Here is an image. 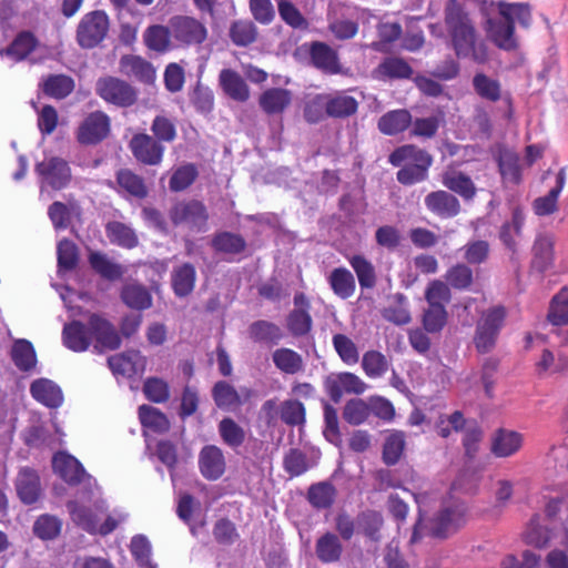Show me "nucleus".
<instances>
[{"label": "nucleus", "instance_id": "45", "mask_svg": "<svg viewBox=\"0 0 568 568\" xmlns=\"http://www.w3.org/2000/svg\"><path fill=\"white\" fill-rule=\"evenodd\" d=\"M139 418L143 427L154 433H165L170 428L168 417L160 409L150 405L139 407Z\"/></svg>", "mask_w": 568, "mask_h": 568}, {"label": "nucleus", "instance_id": "25", "mask_svg": "<svg viewBox=\"0 0 568 568\" xmlns=\"http://www.w3.org/2000/svg\"><path fill=\"white\" fill-rule=\"evenodd\" d=\"M566 183V168H561L556 175V185L544 196L532 202V210L537 216H548L558 211V197Z\"/></svg>", "mask_w": 568, "mask_h": 568}, {"label": "nucleus", "instance_id": "35", "mask_svg": "<svg viewBox=\"0 0 568 568\" xmlns=\"http://www.w3.org/2000/svg\"><path fill=\"white\" fill-rule=\"evenodd\" d=\"M74 80L65 74H50L41 84L43 93L50 98L62 100L74 90Z\"/></svg>", "mask_w": 568, "mask_h": 568}, {"label": "nucleus", "instance_id": "1", "mask_svg": "<svg viewBox=\"0 0 568 568\" xmlns=\"http://www.w3.org/2000/svg\"><path fill=\"white\" fill-rule=\"evenodd\" d=\"M444 23L449 47L457 59H469L478 64L489 61V50L485 39L477 31L469 13L456 0L446 6Z\"/></svg>", "mask_w": 568, "mask_h": 568}, {"label": "nucleus", "instance_id": "3", "mask_svg": "<svg viewBox=\"0 0 568 568\" xmlns=\"http://www.w3.org/2000/svg\"><path fill=\"white\" fill-rule=\"evenodd\" d=\"M506 316L507 311L503 305L490 306L480 313L473 338L479 353H489L495 347Z\"/></svg>", "mask_w": 568, "mask_h": 568}, {"label": "nucleus", "instance_id": "52", "mask_svg": "<svg viewBox=\"0 0 568 568\" xmlns=\"http://www.w3.org/2000/svg\"><path fill=\"white\" fill-rule=\"evenodd\" d=\"M548 321L556 326L568 324V292L561 290L550 302Z\"/></svg>", "mask_w": 568, "mask_h": 568}, {"label": "nucleus", "instance_id": "62", "mask_svg": "<svg viewBox=\"0 0 568 568\" xmlns=\"http://www.w3.org/2000/svg\"><path fill=\"white\" fill-rule=\"evenodd\" d=\"M447 323L445 306L428 305L423 315V326L428 333L440 332Z\"/></svg>", "mask_w": 568, "mask_h": 568}, {"label": "nucleus", "instance_id": "13", "mask_svg": "<svg viewBox=\"0 0 568 568\" xmlns=\"http://www.w3.org/2000/svg\"><path fill=\"white\" fill-rule=\"evenodd\" d=\"M466 507L463 503H454L445 507L433 520L432 532L437 537H446L456 531L465 523Z\"/></svg>", "mask_w": 568, "mask_h": 568}, {"label": "nucleus", "instance_id": "31", "mask_svg": "<svg viewBox=\"0 0 568 568\" xmlns=\"http://www.w3.org/2000/svg\"><path fill=\"white\" fill-rule=\"evenodd\" d=\"M220 84L231 99L245 102L250 98V90L245 80L232 69H223L220 72Z\"/></svg>", "mask_w": 568, "mask_h": 568}, {"label": "nucleus", "instance_id": "37", "mask_svg": "<svg viewBox=\"0 0 568 568\" xmlns=\"http://www.w3.org/2000/svg\"><path fill=\"white\" fill-rule=\"evenodd\" d=\"M196 272L193 265L185 263L172 272V287L176 296L185 297L194 288Z\"/></svg>", "mask_w": 568, "mask_h": 568}, {"label": "nucleus", "instance_id": "57", "mask_svg": "<svg viewBox=\"0 0 568 568\" xmlns=\"http://www.w3.org/2000/svg\"><path fill=\"white\" fill-rule=\"evenodd\" d=\"M11 355L14 364L20 369L28 371L36 365V352L28 341L21 339L16 342Z\"/></svg>", "mask_w": 568, "mask_h": 568}, {"label": "nucleus", "instance_id": "12", "mask_svg": "<svg viewBox=\"0 0 568 568\" xmlns=\"http://www.w3.org/2000/svg\"><path fill=\"white\" fill-rule=\"evenodd\" d=\"M324 387L332 400L338 403L344 394H363L367 385L359 376L343 372L329 374L325 378Z\"/></svg>", "mask_w": 568, "mask_h": 568}, {"label": "nucleus", "instance_id": "54", "mask_svg": "<svg viewBox=\"0 0 568 568\" xmlns=\"http://www.w3.org/2000/svg\"><path fill=\"white\" fill-rule=\"evenodd\" d=\"M213 398L220 408H230L242 404L241 395L227 382H217L213 387Z\"/></svg>", "mask_w": 568, "mask_h": 568}, {"label": "nucleus", "instance_id": "42", "mask_svg": "<svg viewBox=\"0 0 568 568\" xmlns=\"http://www.w3.org/2000/svg\"><path fill=\"white\" fill-rule=\"evenodd\" d=\"M328 283L333 292L344 300L351 297L356 287L353 274L344 267L333 270L328 276Z\"/></svg>", "mask_w": 568, "mask_h": 568}, {"label": "nucleus", "instance_id": "58", "mask_svg": "<svg viewBox=\"0 0 568 568\" xmlns=\"http://www.w3.org/2000/svg\"><path fill=\"white\" fill-rule=\"evenodd\" d=\"M362 367L368 377L377 378L386 373L388 363L382 353L368 351L363 356Z\"/></svg>", "mask_w": 568, "mask_h": 568}, {"label": "nucleus", "instance_id": "19", "mask_svg": "<svg viewBox=\"0 0 568 568\" xmlns=\"http://www.w3.org/2000/svg\"><path fill=\"white\" fill-rule=\"evenodd\" d=\"M442 184L452 193L459 195L464 201H473L477 187L471 178L463 171L447 170L442 174Z\"/></svg>", "mask_w": 568, "mask_h": 568}, {"label": "nucleus", "instance_id": "2", "mask_svg": "<svg viewBox=\"0 0 568 568\" xmlns=\"http://www.w3.org/2000/svg\"><path fill=\"white\" fill-rule=\"evenodd\" d=\"M393 166H400L396 173L397 181L406 186L424 182L428 179V170L433 164V156L414 144L396 148L388 156Z\"/></svg>", "mask_w": 568, "mask_h": 568}, {"label": "nucleus", "instance_id": "49", "mask_svg": "<svg viewBox=\"0 0 568 568\" xmlns=\"http://www.w3.org/2000/svg\"><path fill=\"white\" fill-rule=\"evenodd\" d=\"M121 296L123 302L131 308L145 310L152 305V297L148 290L138 284L126 285Z\"/></svg>", "mask_w": 568, "mask_h": 568}, {"label": "nucleus", "instance_id": "53", "mask_svg": "<svg viewBox=\"0 0 568 568\" xmlns=\"http://www.w3.org/2000/svg\"><path fill=\"white\" fill-rule=\"evenodd\" d=\"M524 540L527 545L536 548H544L548 545L550 535L548 529L540 524L539 516H534L530 519L524 532Z\"/></svg>", "mask_w": 568, "mask_h": 568}, {"label": "nucleus", "instance_id": "55", "mask_svg": "<svg viewBox=\"0 0 568 568\" xmlns=\"http://www.w3.org/2000/svg\"><path fill=\"white\" fill-rule=\"evenodd\" d=\"M199 172L194 164L189 163L178 168L170 178L169 186L173 192L187 189L196 180Z\"/></svg>", "mask_w": 568, "mask_h": 568}, {"label": "nucleus", "instance_id": "28", "mask_svg": "<svg viewBox=\"0 0 568 568\" xmlns=\"http://www.w3.org/2000/svg\"><path fill=\"white\" fill-rule=\"evenodd\" d=\"M311 60L314 67L328 74H336L341 71L338 55L328 44L314 42L311 47Z\"/></svg>", "mask_w": 568, "mask_h": 568}, {"label": "nucleus", "instance_id": "17", "mask_svg": "<svg viewBox=\"0 0 568 568\" xmlns=\"http://www.w3.org/2000/svg\"><path fill=\"white\" fill-rule=\"evenodd\" d=\"M524 435L507 428L497 429L491 437V453L499 458H507L520 450Z\"/></svg>", "mask_w": 568, "mask_h": 568}, {"label": "nucleus", "instance_id": "44", "mask_svg": "<svg viewBox=\"0 0 568 568\" xmlns=\"http://www.w3.org/2000/svg\"><path fill=\"white\" fill-rule=\"evenodd\" d=\"M473 88L477 95L489 102H497L501 98L500 82L483 72H478L474 75Z\"/></svg>", "mask_w": 568, "mask_h": 568}, {"label": "nucleus", "instance_id": "46", "mask_svg": "<svg viewBox=\"0 0 568 568\" xmlns=\"http://www.w3.org/2000/svg\"><path fill=\"white\" fill-rule=\"evenodd\" d=\"M250 337L255 342L276 344L283 337L282 329L267 321L254 322L248 328Z\"/></svg>", "mask_w": 568, "mask_h": 568}, {"label": "nucleus", "instance_id": "56", "mask_svg": "<svg viewBox=\"0 0 568 568\" xmlns=\"http://www.w3.org/2000/svg\"><path fill=\"white\" fill-rule=\"evenodd\" d=\"M405 448V435L403 432L390 433L384 444L383 458L387 465L396 464Z\"/></svg>", "mask_w": 568, "mask_h": 568}, {"label": "nucleus", "instance_id": "23", "mask_svg": "<svg viewBox=\"0 0 568 568\" xmlns=\"http://www.w3.org/2000/svg\"><path fill=\"white\" fill-rule=\"evenodd\" d=\"M413 73L412 65L400 57L384 58L374 70V77L379 80H407Z\"/></svg>", "mask_w": 568, "mask_h": 568}, {"label": "nucleus", "instance_id": "41", "mask_svg": "<svg viewBox=\"0 0 568 568\" xmlns=\"http://www.w3.org/2000/svg\"><path fill=\"white\" fill-rule=\"evenodd\" d=\"M105 230L106 236L114 245L125 248H133L138 245V236L134 230L122 222H109Z\"/></svg>", "mask_w": 568, "mask_h": 568}, {"label": "nucleus", "instance_id": "61", "mask_svg": "<svg viewBox=\"0 0 568 568\" xmlns=\"http://www.w3.org/2000/svg\"><path fill=\"white\" fill-rule=\"evenodd\" d=\"M303 116L310 124L323 121L327 116V104L325 94H316L308 100L303 109Z\"/></svg>", "mask_w": 568, "mask_h": 568}, {"label": "nucleus", "instance_id": "29", "mask_svg": "<svg viewBox=\"0 0 568 568\" xmlns=\"http://www.w3.org/2000/svg\"><path fill=\"white\" fill-rule=\"evenodd\" d=\"M327 104V116L333 119H346L354 115L358 110L357 100L345 92L325 94Z\"/></svg>", "mask_w": 568, "mask_h": 568}, {"label": "nucleus", "instance_id": "39", "mask_svg": "<svg viewBox=\"0 0 568 568\" xmlns=\"http://www.w3.org/2000/svg\"><path fill=\"white\" fill-rule=\"evenodd\" d=\"M80 207L77 203L65 204L53 202L48 209V215L55 230H65L70 226L72 217L80 216Z\"/></svg>", "mask_w": 568, "mask_h": 568}, {"label": "nucleus", "instance_id": "47", "mask_svg": "<svg viewBox=\"0 0 568 568\" xmlns=\"http://www.w3.org/2000/svg\"><path fill=\"white\" fill-rule=\"evenodd\" d=\"M151 132L155 140L163 145L164 143H173L176 140L178 131L174 121L166 115L158 114L151 123Z\"/></svg>", "mask_w": 568, "mask_h": 568}, {"label": "nucleus", "instance_id": "30", "mask_svg": "<svg viewBox=\"0 0 568 568\" xmlns=\"http://www.w3.org/2000/svg\"><path fill=\"white\" fill-rule=\"evenodd\" d=\"M412 124V114L406 109L392 110L383 114L377 123L378 130L385 135H396Z\"/></svg>", "mask_w": 568, "mask_h": 568}, {"label": "nucleus", "instance_id": "15", "mask_svg": "<svg viewBox=\"0 0 568 568\" xmlns=\"http://www.w3.org/2000/svg\"><path fill=\"white\" fill-rule=\"evenodd\" d=\"M72 521L89 532L98 529L99 515L103 511V503L95 501L92 506L71 500L67 504Z\"/></svg>", "mask_w": 568, "mask_h": 568}, {"label": "nucleus", "instance_id": "33", "mask_svg": "<svg viewBox=\"0 0 568 568\" xmlns=\"http://www.w3.org/2000/svg\"><path fill=\"white\" fill-rule=\"evenodd\" d=\"M171 26L152 24L143 33L145 47L152 51L164 53L171 49Z\"/></svg>", "mask_w": 568, "mask_h": 568}, {"label": "nucleus", "instance_id": "34", "mask_svg": "<svg viewBox=\"0 0 568 568\" xmlns=\"http://www.w3.org/2000/svg\"><path fill=\"white\" fill-rule=\"evenodd\" d=\"M39 40L31 31H20L10 45L6 49V54L16 61L27 59L38 47Z\"/></svg>", "mask_w": 568, "mask_h": 568}, {"label": "nucleus", "instance_id": "14", "mask_svg": "<svg viewBox=\"0 0 568 568\" xmlns=\"http://www.w3.org/2000/svg\"><path fill=\"white\" fill-rule=\"evenodd\" d=\"M426 209L440 219H453L462 211L459 200L444 190L433 191L425 196Z\"/></svg>", "mask_w": 568, "mask_h": 568}, {"label": "nucleus", "instance_id": "18", "mask_svg": "<svg viewBox=\"0 0 568 568\" xmlns=\"http://www.w3.org/2000/svg\"><path fill=\"white\" fill-rule=\"evenodd\" d=\"M89 326L97 341L95 348L112 351L121 346L119 333L105 318L93 314L89 318Z\"/></svg>", "mask_w": 568, "mask_h": 568}, {"label": "nucleus", "instance_id": "6", "mask_svg": "<svg viewBox=\"0 0 568 568\" xmlns=\"http://www.w3.org/2000/svg\"><path fill=\"white\" fill-rule=\"evenodd\" d=\"M95 94L104 102L118 108H129L136 103L138 91L129 82L113 77H101L95 82Z\"/></svg>", "mask_w": 568, "mask_h": 568}, {"label": "nucleus", "instance_id": "32", "mask_svg": "<svg viewBox=\"0 0 568 568\" xmlns=\"http://www.w3.org/2000/svg\"><path fill=\"white\" fill-rule=\"evenodd\" d=\"M30 393L34 399L48 407H59L63 402L60 387L47 378L34 381L30 386Z\"/></svg>", "mask_w": 568, "mask_h": 568}, {"label": "nucleus", "instance_id": "5", "mask_svg": "<svg viewBox=\"0 0 568 568\" xmlns=\"http://www.w3.org/2000/svg\"><path fill=\"white\" fill-rule=\"evenodd\" d=\"M499 13L503 19H493L488 17L484 23V29L490 41L500 50L511 52L519 47L515 36V20L509 11V6L499 3Z\"/></svg>", "mask_w": 568, "mask_h": 568}, {"label": "nucleus", "instance_id": "21", "mask_svg": "<svg viewBox=\"0 0 568 568\" xmlns=\"http://www.w3.org/2000/svg\"><path fill=\"white\" fill-rule=\"evenodd\" d=\"M54 473L69 485H77L83 480L87 473L80 462L65 453H58L52 459Z\"/></svg>", "mask_w": 568, "mask_h": 568}, {"label": "nucleus", "instance_id": "27", "mask_svg": "<svg viewBox=\"0 0 568 568\" xmlns=\"http://www.w3.org/2000/svg\"><path fill=\"white\" fill-rule=\"evenodd\" d=\"M498 170L504 183L519 185L523 181L520 156L515 151L505 149L499 152Z\"/></svg>", "mask_w": 568, "mask_h": 568}, {"label": "nucleus", "instance_id": "50", "mask_svg": "<svg viewBox=\"0 0 568 568\" xmlns=\"http://www.w3.org/2000/svg\"><path fill=\"white\" fill-rule=\"evenodd\" d=\"M342 545L333 534H325L316 542V555L324 562H332L339 559Z\"/></svg>", "mask_w": 568, "mask_h": 568}, {"label": "nucleus", "instance_id": "7", "mask_svg": "<svg viewBox=\"0 0 568 568\" xmlns=\"http://www.w3.org/2000/svg\"><path fill=\"white\" fill-rule=\"evenodd\" d=\"M111 132L110 116L103 111L89 113L77 129L75 136L82 145H97Z\"/></svg>", "mask_w": 568, "mask_h": 568}, {"label": "nucleus", "instance_id": "22", "mask_svg": "<svg viewBox=\"0 0 568 568\" xmlns=\"http://www.w3.org/2000/svg\"><path fill=\"white\" fill-rule=\"evenodd\" d=\"M120 72L129 78H135L143 83H152L155 79L153 65L140 55L125 54L119 62Z\"/></svg>", "mask_w": 568, "mask_h": 568}, {"label": "nucleus", "instance_id": "38", "mask_svg": "<svg viewBox=\"0 0 568 568\" xmlns=\"http://www.w3.org/2000/svg\"><path fill=\"white\" fill-rule=\"evenodd\" d=\"M116 183L129 195L142 200L148 196V186L144 179L130 169H121L116 172Z\"/></svg>", "mask_w": 568, "mask_h": 568}, {"label": "nucleus", "instance_id": "59", "mask_svg": "<svg viewBox=\"0 0 568 568\" xmlns=\"http://www.w3.org/2000/svg\"><path fill=\"white\" fill-rule=\"evenodd\" d=\"M280 416L290 426H301L305 423V407L298 400H285L281 404Z\"/></svg>", "mask_w": 568, "mask_h": 568}, {"label": "nucleus", "instance_id": "10", "mask_svg": "<svg viewBox=\"0 0 568 568\" xmlns=\"http://www.w3.org/2000/svg\"><path fill=\"white\" fill-rule=\"evenodd\" d=\"M129 149L139 163L150 166L159 165L165 152L164 145L148 133L134 134L129 142Z\"/></svg>", "mask_w": 568, "mask_h": 568}, {"label": "nucleus", "instance_id": "40", "mask_svg": "<svg viewBox=\"0 0 568 568\" xmlns=\"http://www.w3.org/2000/svg\"><path fill=\"white\" fill-rule=\"evenodd\" d=\"M229 36L235 45L248 47L256 41L258 30L253 21L241 19L231 23Z\"/></svg>", "mask_w": 568, "mask_h": 568}, {"label": "nucleus", "instance_id": "64", "mask_svg": "<svg viewBox=\"0 0 568 568\" xmlns=\"http://www.w3.org/2000/svg\"><path fill=\"white\" fill-rule=\"evenodd\" d=\"M368 403L359 398L348 400L343 410L344 419L352 425L364 423L369 416Z\"/></svg>", "mask_w": 568, "mask_h": 568}, {"label": "nucleus", "instance_id": "11", "mask_svg": "<svg viewBox=\"0 0 568 568\" xmlns=\"http://www.w3.org/2000/svg\"><path fill=\"white\" fill-rule=\"evenodd\" d=\"M36 172L53 190L64 189L71 181L69 163L59 156L47 158L36 164Z\"/></svg>", "mask_w": 568, "mask_h": 568}, {"label": "nucleus", "instance_id": "48", "mask_svg": "<svg viewBox=\"0 0 568 568\" xmlns=\"http://www.w3.org/2000/svg\"><path fill=\"white\" fill-rule=\"evenodd\" d=\"M332 344L343 363L346 365L358 363L359 352L351 337L345 334H335L333 335Z\"/></svg>", "mask_w": 568, "mask_h": 568}, {"label": "nucleus", "instance_id": "26", "mask_svg": "<svg viewBox=\"0 0 568 568\" xmlns=\"http://www.w3.org/2000/svg\"><path fill=\"white\" fill-rule=\"evenodd\" d=\"M16 489L22 503H36L41 493L39 475L31 468H21L16 479Z\"/></svg>", "mask_w": 568, "mask_h": 568}, {"label": "nucleus", "instance_id": "4", "mask_svg": "<svg viewBox=\"0 0 568 568\" xmlns=\"http://www.w3.org/2000/svg\"><path fill=\"white\" fill-rule=\"evenodd\" d=\"M109 30L110 18L104 10L98 9L87 12L77 26V43L82 49H93L104 41Z\"/></svg>", "mask_w": 568, "mask_h": 568}, {"label": "nucleus", "instance_id": "9", "mask_svg": "<svg viewBox=\"0 0 568 568\" xmlns=\"http://www.w3.org/2000/svg\"><path fill=\"white\" fill-rule=\"evenodd\" d=\"M170 26L172 37L181 44L196 45L206 40L207 30L205 26L193 17L175 16L171 18Z\"/></svg>", "mask_w": 568, "mask_h": 568}, {"label": "nucleus", "instance_id": "16", "mask_svg": "<svg viewBox=\"0 0 568 568\" xmlns=\"http://www.w3.org/2000/svg\"><path fill=\"white\" fill-rule=\"evenodd\" d=\"M226 463L223 452L214 445L203 447L199 454V468L209 480L219 479L225 471Z\"/></svg>", "mask_w": 568, "mask_h": 568}, {"label": "nucleus", "instance_id": "8", "mask_svg": "<svg viewBox=\"0 0 568 568\" xmlns=\"http://www.w3.org/2000/svg\"><path fill=\"white\" fill-rule=\"evenodd\" d=\"M171 222L178 225H186L192 230L205 229L209 213L205 205L197 200L180 201L175 203L169 213Z\"/></svg>", "mask_w": 568, "mask_h": 568}, {"label": "nucleus", "instance_id": "20", "mask_svg": "<svg viewBox=\"0 0 568 568\" xmlns=\"http://www.w3.org/2000/svg\"><path fill=\"white\" fill-rule=\"evenodd\" d=\"M108 364L114 375L130 377L144 371L145 357L139 351H128L109 357Z\"/></svg>", "mask_w": 568, "mask_h": 568}, {"label": "nucleus", "instance_id": "43", "mask_svg": "<svg viewBox=\"0 0 568 568\" xmlns=\"http://www.w3.org/2000/svg\"><path fill=\"white\" fill-rule=\"evenodd\" d=\"M272 358L276 368L285 374H296L304 367L302 356L291 348H277L272 354Z\"/></svg>", "mask_w": 568, "mask_h": 568}, {"label": "nucleus", "instance_id": "24", "mask_svg": "<svg viewBox=\"0 0 568 568\" xmlns=\"http://www.w3.org/2000/svg\"><path fill=\"white\" fill-rule=\"evenodd\" d=\"M293 94L283 88H270L262 92L258 105L267 115L282 114L292 103Z\"/></svg>", "mask_w": 568, "mask_h": 568}, {"label": "nucleus", "instance_id": "36", "mask_svg": "<svg viewBox=\"0 0 568 568\" xmlns=\"http://www.w3.org/2000/svg\"><path fill=\"white\" fill-rule=\"evenodd\" d=\"M63 344L73 352H84L90 346V336L85 326L80 322H72L64 326L62 332Z\"/></svg>", "mask_w": 568, "mask_h": 568}, {"label": "nucleus", "instance_id": "51", "mask_svg": "<svg viewBox=\"0 0 568 568\" xmlns=\"http://www.w3.org/2000/svg\"><path fill=\"white\" fill-rule=\"evenodd\" d=\"M277 10L281 19L291 28L306 30L308 28L307 19L301 13L298 8L288 0H280Z\"/></svg>", "mask_w": 568, "mask_h": 568}, {"label": "nucleus", "instance_id": "63", "mask_svg": "<svg viewBox=\"0 0 568 568\" xmlns=\"http://www.w3.org/2000/svg\"><path fill=\"white\" fill-rule=\"evenodd\" d=\"M92 267L108 280H118L123 275V267L105 258L101 253L93 252L90 255Z\"/></svg>", "mask_w": 568, "mask_h": 568}, {"label": "nucleus", "instance_id": "60", "mask_svg": "<svg viewBox=\"0 0 568 568\" xmlns=\"http://www.w3.org/2000/svg\"><path fill=\"white\" fill-rule=\"evenodd\" d=\"M335 498V488L328 483H318L308 489V500L316 508L329 507Z\"/></svg>", "mask_w": 568, "mask_h": 568}]
</instances>
